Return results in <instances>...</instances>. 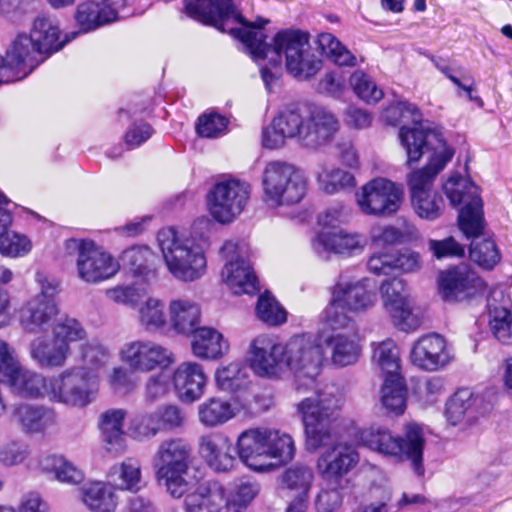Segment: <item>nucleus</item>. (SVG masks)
<instances>
[{
	"label": "nucleus",
	"mask_w": 512,
	"mask_h": 512,
	"mask_svg": "<svg viewBox=\"0 0 512 512\" xmlns=\"http://www.w3.org/2000/svg\"><path fill=\"white\" fill-rule=\"evenodd\" d=\"M186 10L192 18L239 39L256 62L269 54L276 55L284 61L287 73L299 81L310 80L322 68V60L312 47L307 31L282 29L268 44L263 27L269 20L258 17L254 22L246 21L233 0H191L187 1Z\"/></svg>",
	"instance_id": "obj_1"
},
{
	"label": "nucleus",
	"mask_w": 512,
	"mask_h": 512,
	"mask_svg": "<svg viewBox=\"0 0 512 512\" xmlns=\"http://www.w3.org/2000/svg\"><path fill=\"white\" fill-rule=\"evenodd\" d=\"M186 10L192 18L239 39L256 62L269 54L276 55L284 61L287 73L299 81L310 80L322 68V60L312 47L307 31L282 29L268 44L263 27L269 20L258 17L254 22L246 21L233 0H191L187 1Z\"/></svg>",
	"instance_id": "obj_2"
},
{
	"label": "nucleus",
	"mask_w": 512,
	"mask_h": 512,
	"mask_svg": "<svg viewBox=\"0 0 512 512\" xmlns=\"http://www.w3.org/2000/svg\"><path fill=\"white\" fill-rule=\"evenodd\" d=\"M84 380V375L75 369L44 377L22 365L7 383L20 396L47 398L52 403L82 409L91 404L95 394L94 388Z\"/></svg>",
	"instance_id": "obj_3"
},
{
	"label": "nucleus",
	"mask_w": 512,
	"mask_h": 512,
	"mask_svg": "<svg viewBox=\"0 0 512 512\" xmlns=\"http://www.w3.org/2000/svg\"><path fill=\"white\" fill-rule=\"evenodd\" d=\"M401 144L406 150L409 165L421 159L424 149L431 152L426 166L411 172L407 177L411 198L433 192L434 180L451 161L454 150L447 145L439 132H428L425 135L420 130H402Z\"/></svg>",
	"instance_id": "obj_4"
},
{
	"label": "nucleus",
	"mask_w": 512,
	"mask_h": 512,
	"mask_svg": "<svg viewBox=\"0 0 512 512\" xmlns=\"http://www.w3.org/2000/svg\"><path fill=\"white\" fill-rule=\"evenodd\" d=\"M157 244L168 272L176 280L194 282L205 275L208 237H184L175 228L166 227L158 231Z\"/></svg>",
	"instance_id": "obj_5"
},
{
	"label": "nucleus",
	"mask_w": 512,
	"mask_h": 512,
	"mask_svg": "<svg viewBox=\"0 0 512 512\" xmlns=\"http://www.w3.org/2000/svg\"><path fill=\"white\" fill-rule=\"evenodd\" d=\"M360 445L395 462L410 461L414 472L422 476L423 450L425 438L423 429L416 423H409L404 428L403 436L395 434L388 427L372 424L358 432Z\"/></svg>",
	"instance_id": "obj_6"
},
{
	"label": "nucleus",
	"mask_w": 512,
	"mask_h": 512,
	"mask_svg": "<svg viewBox=\"0 0 512 512\" xmlns=\"http://www.w3.org/2000/svg\"><path fill=\"white\" fill-rule=\"evenodd\" d=\"M344 403L343 392L334 385H327L297 403L309 450L316 451L332 441V424L339 418Z\"/></svg>",
	"instance_id": "obj_7"
},
{
	"label": "nucleus",
	"mask_w": 512,
	"mask_h": 512,
	"mask_svg": "<svg viewBox=\"0 0 512 512\" xmlns=\"http://www.w3.org/2000/svg\"><path fill=\"white\" fill-rule=\"evenodd\" d=\"M190 464L191 446L184 439L175 437L162 440L151 459L157 483L176 499L193 488Z\"/></svg>",
	"instance_id": "obj_8"
},
{
	"label": "nucleus",
	"mask_w": 512,
	"mask_h": 512,
	"mask_svg": "<svg viewBox=\"0 0 512 512\" xmlns=\"http://www.w3.org/2000/svg\"><path fill=\"white\" fill-rule=\"evenodd\" d=\"M325 360L319 334H296L284 343V371L288 370L294 375L298 392H306L314 387Z\"/></svg>",
	"instance_id": "obj_9"
},
{
	"label": "nucleus",
	"mask_w": 512,
	"mask_h": 512,
	"mask_svg": "<svg viewBox=\"0 0 512 512\" xmlns=\"http://www.w3.org/2000/svg\"><path fill=\"white\" fill-rule=\"evenodd\" d=\"M263 200L272 208L299 203L307 192V178L295 165L274 160L262 172Z\"/></svg>",
	"instance_id": "obj_10"
},
{
	"label": "nucleus",
	"mask_w": 512,
	"mask_h": 512,
	"mask_svg": "<svg viewBox=\"0 0 512 512\" xmlns=\"http://www.w3.org/2000/svg\"><path fill=\"white\" fill-rule=\"evenodd\" d=\"M69 255H76L78 277L86 283L97 284L114 277L119 262L108 252L97 247L91 240L71 238L65 242Z\"/></svg>",
	"instance_id": "obj_11"
},
{
	"label": "nucleus",
	"mask_w": 512,
	"mask_h": 512,
	"mask_svg": "<svg viewBox=\"0 0 512 512\" xmlns=\"http://www.w3.org/2000/svg\"><path fill=\"white\" fill-rule=\"evenodd\" d=\"M325 329L319 333L321 344L329 350L330 360L337 367L355 364L362 347L358 327L352 318L321 319Z\"/></svg>",
	"instance_id": "obj_12"
},
{
	"label": "nucleus",
	"mask_w": 512,
	"mask_h": 512,
	"mask_svg": "<svg viewBox=\"0 0 512 512\" xmlns=\"http://www.w3.org/2000/svg\"><path fill=\"white\" fill-rule=\"evenodd\" d=\"M443 190L454 207L463 204L459 213V227L466 236H474L483 230V204L479 188L468 178L451 175Z\"/></svg>",
	"instance_id": "obj_13"
},
{
	"label": "nucleus",
	"mask_w": 512,
	"mask_h": 512,
	"mask_svg": "<svg viewBox=\"0 0 512 512\" xmlns=\"http://www.w3.org/2000/svg\"><path fill=\"white\" fill-rule=\"evenodd\" d=\"M376 301V294L367 288L366 280H354L340 276L331 289V298L321 319L351 318L347 312H366L376 304Z\"/></svg>",
	"instance_id": "obj_14"
},
{
	"label": "nucleus",
	"mask_w": 512,
	"mask_h": 512,
	"mask_svg": "<svg viewBox=\"0 0 512 512\" xmlns=\"http://www.w3.org/2000/svg\"><path fill=\"white\" fill-rule=\"evenodd\" d=\"M250 194L247 182L235 178L222 179L207 194L208 211L219 223H231L244 211Z\"/></svg>",
	"instance_id": "obj_15"
},
{
	"label": "nucleus",
	"mask_w": 512,
	"mask_h": 512,
	"mask_svg": "<svg viewBox=\"0 0 512 512\" xmlns=\"http://www.w3.org/2000/svg\"><path fill=\"white\" fill-rule=\"evenodd\" d=\"M359 210L367 216H391L400 209L403 189L386 178L378 177L365 183L355 194Z\"/></svg>",
	"instance_id": "obj_16"
},
{
	"label": "nucleus",
	"mask_w": 512,
	"mask_h": 512,
	"mask_svg": "<svg viewBox=\"0 0 512 512\" xmlns=\"http://www.w3.org/2000/svg\"><path fill=\"white\" fill-rule=\"evenodd\" d=\"M220 252L225 260L221 277L232 293L242 295L257 292L259 289L257 278L251 264L246 259V245L228 240L223 244Z\"/></svg>",
	"instance_id": "obj_17"
},
{
	"label": "nucleus",
	"mask_w": 512,
	"mask_h": 512,
	"mask_svg": "<svg viewBox=\"0 0 512 512\" xmlns=\"http://www.w3.org/2000/svg\"><path fill=\"white\" fill-rule=\"evenodd\" d=\"M120 361L138 373L165 370L175 363L174 353L166 346L148 339L124 343L118 353Z\"/></svg>",
	"instance_id": "obj_18"
},
{
	"label": "nucleus",
	"mask_w": 512,
	"mask_h": 512,
	"mask_svg": "<svg viewBox=\"0 0 512 512\" xmlns=\"http://www.w3.org/2000/svg\"><path fill=\"white\" fill-rule=\"evenodd\" d=\"M186 416L175 404H166L149 412L135 415L128 427L130 437L139 442L150 441L161 431H175L184 427Z\"/></svg>",
	"instance_id": "obj_19"
},
{
	"label": "nucleus",
	"mask_w": 512,
	"mask_h": 512,
	"mask_svg": "<svg viewBox=\"0 0 512 512\" xmlns=\"http://www.w3.org/2000/svg\"><path fill=\"white\" fill-rule=\"evenodd\" d=\"M496 402L497 394L493 390L474 394L468 388L459 389L447 401L445 417L452 426L471 425L480 416L490 412Z\"/></svg>",
	"instance_id": "obj_20"
},
{
	"label": "nucleus",
	"mask_w": 512,
	"mask_h": 512,
	"mask_svg": "<svg viewBox=\"0 0 512 512\" xmlns=\"http://www.w3.org/2000/svg\"><path fill=\"white\" fill-rule=\"evenodd\" d=\"M277 439V433L270 428H250L241 432L236 441L239 459L250 469L258 472H268L275 468L270 462L271 441Z\"/></svg>",
	"instance_id": "obj_21"
},
{
	"label": "nucleus",
	"mask_w": 512,
	"mask_h": 512,
	"mask_svg": "<svg viewBox=\"0 0 512 512\" xmlns=\"http://www.w3.org/2000/svg\"><path fill=\"white\" fill-rule=\"evenodd\" d=\"M379 293L383 308L395 327L402 331H410L419 326V319L412 311L409 292L403 279L384 280L380 284Z\"/></svg>",
	"instance_id": "obj_22"
},
{
	"label": "nucleus",
	"mask_w": 512,
	"mask_h": 512,
	"mask_svg": "<svg viewBox=\"0 0 512 512\" xmlns=\"http://www.w3.org/2000/svg\"><path fill=\"white\" fill-rule=\"evenodd\" d=\"M247 359L261 377L278 378L284 372V343L270 334H260L250 342Z\"/></svg>",
	"instance_id": "obj_23"
},
{
	"label": "nucleus",
	"mask_w": 512,
	"mask_h": 512,
	"mask_svg": "<svg viewBox=\"0 0 512 512\" xmlns=\"http://www.w3.org/2000/svg\"><path fill=\"white\" fill-rule=\"evenodd\" d=\"M306 129V115L299 109L285 108L263 128L262 146L270 150L278 149L283 147L289 138H297L304 145Z\"/></svg>",
	"instance_id": "obj_24"
},
{
	"label": "nucleus",
	"mask_w": 512,
	"mask_h": 512,
	"mask_svg": "<svg viewBox=\"0 0 512 512\" xmlns=\"http://www.w3.org/2000/svg\"><path fill=\"white\" fill-rule=\"evenodd\" d=\"M439 293L447 302H457L474 297L485 288L484 281L468 265H458L441 272Z\"/></svg>",
	"instance_id": "obj_25"
},
{
	"label": "nucleus",
	"mask_w": 512,
	"mask_h": 512,
	"mask_svg": "<svg viewBox=\"0 0 512 512\" xmlns=\"http://www.w3.org/2000/svg\"><path fill=\"white\" fill-rule=\"evenodd\" d=\"M171 385L181 402L192 404L199 401L206 393L208 376L202 364L183 361L173 369Z\"/></svg>",
	"instance_id": "obj_26"
},
{
	"label": "nucleus",
	"mask_w": 512,
	"mask_h": 512,
	"mask_svg": "<svg viewBox=\"0 0 512 512\" xmlns=\"http://www.w3.org/2000/svg\"><path fill=\"white\" fill-rule=\"evenodd\" d=\"M453 359L450 348L443 336L431 333L414 342L410 360L416 367L426 371H436Z\"/></svg>",
	"instance_id": "obj_27"
},
{
	"label": "nucleus",
	"mask_w": 512,
	"mask_h": 512,
	"mask_svg": "<svg viewBox=\"0 0 512 512\" xmlns=\"http://www.w3.org/2000/svg\"><path fill=\"white\" fill-rule=\"evenodd\" d=\"M6 69L13 81L27 77L44 61L27 34H18L8 46L3 57Z\"/></svg>",
	"instance_id": "obj_28"
},
{
	"label": "nucleus",
	"mask_w": 512,
	"mask_h": 512,
	"mask_svg": "<svg viewBox=\"0 0 512 512\" xmlns=\"http://www.w3.org/2000/svg\"><path fill=\"white\" fill-rule=\"evenodd\" d=\"M358 462L359 453L353 445L337 443L320 455L317 468L325 481L338 483Z\"/></svg>",
	"instance_id": "obj_29"
},
{
	"label": "nucleus",
	"mask_w": 512,
	"mask_h": 512,
	"mask_svg": "<svg viewBox=\"0 0 512 512\" xmlns=\"http://www.w3.org/2000/svg\"><path fill=\"white\" fill-rule=\"evenodd\" d=\"M487 308L489 327L495 338L504 344H512V301L505 286L491 289Z\"/></svg>",
	"instance_id": "obj_30"
},
{
	"label": "nucleus",
	"mask_w": 512,
	"mask_h": 512,
	"mask_svg": "<svg viewBox=\"0 0 512 512\" xmlns=\"http://www.w3.org/2000/svg\"><path fill=\"white\" fill-rule=\"evenodd\" d=\"M199 453L206 464L216 472H228L237 462L231 439L221 432L201 436Z\"/></svg>",
	"instance_id": "obj_31"
},
{
	"label": "nucleus",
	"mask_w": 512,
	"mask_h": 512,
	"mask_svg": "<svg viewBox=\"0 0 512 512\" xmlns=\"http://www.w3.org/2000/svg\"><path fill=\"white\" fill-rule=\"evenodd\" d=\"M366 244L365 236L343 228L320 231L312 243L313 249L318 254L334 253L345 257L361 254Z\"/></svg>",
	"instance_id": "obj_32"
},
{
	"label": "nucleus",
	"mask_w": 512,
	"mask_h": 512,
	"mask_svg": "<svg viewBox=\"0 0 512 512\" xmlns=\"http://www.w3.org/2000/svg\"><path fill=\"white\" fill-rule=\"evenodd\" d=\"M111 359V351L106 344L98 339H91L78 346L76 360L80 364L78 367L69 369L78 370L84 375L87 382L95 390L91 403L98 394L97 372L104 368Z\"/></svg>",
	"instance_id": "obj_33"
},
{
	"label": "nucleus",
	"mask_w": 512,
	"mask_h": 512,
	"mask_svg": "<svg viewBox=\"0 0 512 512\" xmlns=\"http://www.w3.org/2000/svg\"><path fill=\"white\" fill-rule=\"evenodd\" d=\"M78 35V32L65 34L63 37L57 21L46 15H39L32 23L28 37L35 46L36 51L44 59L61 50L64 45Z\"/></svg>",
	"instance_id": "obj_34"
},
{
	"label": "nucleus",
	"mask_w": 512,
	"mask_h": 512,
	"mask_svg": "<svg viewBox=\"0 0 512 512\" xmlns=\"http://www.w3.org/2000/svg\"><path fill=\"white\" fill-rule=\"evenodd\" d=\"M58 313L57 302L42 301L31 297L19 309V324L25 333L36 335L47 331Z\"/></svg>",
	"instance_id": "obj_35"
},
{
	"label": "nucleus",
	"mask_w": 512,
	"mask_h": 512,
	"mask_svg": "<svg viewBox=\"0 0 512 512\" xmlns=\"http://www.w3.org/2000/svg\"><path fill=\"white\" fill-rule=\"evenodd\" d=\"M123 0H89L78 5L75 19L81 31L89 32L117 19V6Z\"/></svg>",
	"instance_id": "obj_36"
},
{
	"label": "nucleus",
	"mask_w": 512,
	"mask_h": 512,
	"mask_svg": "<svg viewBox=\"0 0 512 512\" xmlns=\"http://www.w3.org/2000/svg\"><path fill=\"white\" fill-rule=\"evenodd\" d=\"M186 494V512H228L225 489L217 482L200 484Z\"/></svg>",
	"instance_id": "obj_37"
},
{
	"label": "nucleus",
	"mask_w": 512,
	"mask_h": 512,
	"mask_svg": "<svg viewBox=\"0 0 512 512\" xmlns=\"http://www.w3.org/2000/svg\"><path fill=\"white\" fill-rule=\"evenodd\" d=\"M191 340L192 354L201 360L215 361L228 354V340L212 327H200L194 330Z\"/></svg>",
	"instance_id": "obj_38"
},
{
	"label": "nucleus",
	"mask_w": 512,
	"mask_h": 512,
	"mask_svg": "<svg viewBox=\"0 0 512 512\" xmlns=\"http://www.w3.org/2000/svg\"><path fill=\"white\" fill-rule=\"evenodd\" d=\"M72 350L55 340L53 336L47 338L39 336L29 344V355L31 359L43 369H57L66 365L71 356Z\"/></svg>",
	"instance_id": "obj_39"
},
{
	"label": "nucleus",
	"mask_w": 512,
	"mask_h": 512,
	"mask_svg": "<svg viewBox=\"0 0 512 512\" xmlns=\"http://www.w3.org/2000/svg\"><path fill=\"white\" fill-rule=\"evenodd\" d=\"M12 419L24 433L38 434L55 424L56 415L46 406L22 403L15 406Z\"/></svg>",
	"instance_id": "obj_40"
},
{
	"label": "nucleus",
	"mask_w": 512,
	"mask_h": 512,
	"mask_svg": "<svg viewBox=\"0 0 512 512\" xmlns=\"http://www.w3.org/2000/svg\"><path fill=\"white\" fill-rule=\"evenodd\" d=\"M127 412L121 408L104 411L100 415L99 430L106 451L120 454L126 450V438L123 423Z\"/></svg>",
	"instance_id": "obj_41"
},
{
	"label": "nucleus",
	"mask_w": 512,
	"mask_h": 512,
	"mask_svg": "<svg viewBox=\"0 0 512 512\" xmlns=\"http://www.w3.org/2000/svg\"><path fill=\"white\" fill-rule=\"evenodd\" d=\"M201 309L190 298L178 297L170 300L168 305V323L178 334L188 335L197 329Z\"/></svg>",
	"instance_id": "obj_42"
},
{
	"label": "nucleus",
	"mask_w": 512,
	"mask_h": 512,
	"mask_svg": "<svg viewBox=\"0 0 512 512\" xmlns=\"http://www.w3.org/2000/svg\"><path fill=\"white\" fill-rule=\"evenodd\" d=\"M123 268L133 277L149 281L157 276V256L146 245H135L122 252Z\"/></svg>",
	"instance_id": "obj_43"
},
{
	"label": "nucleus",
	"mask_w": 512,
	"mask_h": 512,
	"mask_svg": "<svg viewBox=\"0 0 512 512\" xmlns=\"http://www.w3.org/2000/svg\"><path fill=\"white\" fill-rule=\"evenodd\" d=\"M306 135L304 146L317 148L329 141L339 129L335 116L322 108H317L306 115Z\"/></svg>",
	"instance_id": "obj_44"
},
{
	"label": "nucleus",
	"mask_w": 512,
	"mask_h": 512,
	"mask_svg": "<svg viewBox=\"0 0 512 512\" xmlns=\"http://www.w3.org/2000/svg\"><path fill=\"white\" fill-rule=\"evenodd\" d=\"M240 412L238 406L219 396H212L197 406V418L205 428L220 427Z\"/></svg>",
	"instance_id": "obj_45"
},
{
	"label": "nucleus",
	"mask_w": 512,
	"mask_h": 512,
	"mask_svg": "<svg viewBox=\"0 0 512 512\" xmlns=\"http://www.w3.org/2000/svg\"><path fill=\"white\" fill-rule=\"evenodd\" d=\"M408 390L401 375L384 377L379 403L387 416H401L407 408Z\"/></svg>",
	"instance_id": "obj_46"
},
{
	"label": "nucleus",
	"mask_w": 512,
	"mask_h": 512,
	"mask_svg": "<svg viewBox=\"0 0 512 512\" xmlns=\"http://www.w3.org/2000/svg\"><path fill=\"white\" fill-rule=\"evenodd\" d=\"M80 499L90 512H113L117 496L105 481H88L80 487Z\"/></svg>",
	"instance_id": "obj_47"
},
{
	"label": "nucleus",
	"mask_w": 512,
	"mask_h": 512,
	"mask_svg": "<svg viewBox=\"0 0 512 512\" xmlns=\"http://www.w3.org/2000/svg\"><path fill=\"white\" fill-rule=\"evenodd\" d=\"M314 175L319 189L329 195L352 188L356 184L353 174L326 162L316 166Z\"/></svg>",
	"instance_id": "obj_48"
},
{
	"label": "nucleus",
	"mask_w": 512,
	"mask_h": 512,
	"mask_svg": "<svg viewBox=\"0 0 512 512\" xmlns=\"http://www.w3.org/2000/svg\"><path fill=\"white\" fill-rule=\"evenodd\" d=\"M110 475L114 481L115 489L120 491L137 493L144 486L141 464L135 458H126L115 464L110 470Z\"/></svg>",
	"instance_id": "obj_49"
},
{
	"label": "nucleus",
	"mask_w": 512,
	"mask_h": 512,
	"mask_svg": "<svg viewBox=\"0 0 512 512\" xmlns=\"http://www.w3.org/2000/svg\"><path fill=\"white\" fill-rule=\"evenodd\" d=\"M39 467L42 472L52 474L61 483L75 485L84 479L82 470L62 455L51 454L42 457Z\"/></svg>",
	"instance_id": "obj_50"
},
{
	"label": "nucleus",
	"mask_w": 512,
	"mask_h": 512,
	"mask_svg": "<svg viewBox=\"0 0 512 512\" xmlns=\"http://www.w3.org/2000/svg\"><path fill=\"white\" fill-rule=\"evenodd\" d=\"M214 381L218 390L227 393L244 390L249 384L246 368L237 361L219 365L214 372Z\"/></svg>",
	"instance_id": "obj_51"
},
{
	"label": "nucleus",
	"mask_w": 512,
	"mask_h": 512,
	"mask_svg": "<svg viewBox=\"0 0 512 512\" xmlns=\"http://www.w3.org/2000/svg\"><path fill=\"white\" fill-rule=\"evenodd\" d=\"M137 318L144 330L151 333L164 329L168 324L164 302L153 296L138 305Z\"/></svg>",
	"instance_id": "obj_52"
},
{
	"label": "nucleus",
	"mask_w": 512,
	"mask_h": 512,
	"mask_svg": "<svg viewBox=\"0 0 512 512\" xmlns=\"http://www.w3.org/2000/svg\"><path fill=\"white\" fill-rule=\"evenodd\" d=\"M372 361L383 377L400 375V355L396 343L391 339L372 344Z\"/></svg>",
	"instance_id": "obj_53"
},
{
	"label": "nucleus",
	"mask_w": 512,
	"mask_h": 512,
	"mask_svg": "<svg viewBox=\"0 0 512 512\" xmlns=\"http://www.w3.org/2000/svg\"><path fill=\"white\" fill-rule=\"evenodd\" d=\"M317 44L322 53L336 65L356 66V56L333 34L328 32L320 33L317 37Z\"/></svg>",
	"instance_id": "obj_54"
},
{
	"label": "nucleus",
	"mask_w": 512,
	"mask_h": 512,
	"mask_svg": "<svg viewBox=\"0 0 512 512\" xmlns=\"http://www.w3.org/2000/svg\"><path fill=\"white\" fill-rule=\"evenodd\" d=\"M482 230L474 236H466L474 238L470 245V258L480 267L490 270L500 261V252L495 242L490 238H479Z\"/></svg>",
	"instance_id": "obj_55"
},
{
	"label": "nucleus",
	"mask_w": 512,
	"mask_h": 512,
	"mask_svg": "<svg viewBox=\"0 0 512 512\" xmlns=\"http://www.w3.org/2000/svg\"><path fill=\"white\" fill-rule=\"evenodd\" d=\"M52 336L55 340L71 350V344L86 339L87 331L82 323L74 317L63 316L54 323Z\"/></svg>",
	"instance_id": "obj_56"
},
{
	"label": "nucleus",
	"mask_w": 512,
	"mask_h": 512,
	"mask_svg": "<svg viewBox=\"0 0 512 512\" xmlns=\"http://www.w3.org/2000/svg\"><path fill=\"white\" fill-rule=\"evenodd\" d=\"M260 486L256 481L240 479L235 482L226 496L227 508L242 512L258 495Z\"/></svg>",
	"instance_id": "obj_57"
},
{
	"label": "nucleus",
	"mask_w": 512,
	"mask_h": 512,
	"mask_svg": "<svg viewBox=\"0 0 512 512\" xmlns=\"http://www.w3.org/2000/svg\"><path fill=\"white\" fill-rule=\"evenodd\" d=\"M256 315L269 326H279L287 320V312L269 292L259 296L256 305Z\"/></svg>",
	"instance_id": "obj_58"
},
{
	"label": "nucleus",
	"mask_w": 512,
	"mask_h": 512,
	"mask_svg": "<svg viewBox=\"0 0 512 512\" xmlns=\"http://www.w3.org/2000/svg\"><path fill=\"white\" fill-rule=\"evenodd\" d=\"M313 480V471L306 466L291 467L281 475V485L290 494L310 493Z\"/></svg>",
	"instance_id": "obj_59"
},
{
	"label": "nucleus",
	"mask_w": 512,
	"mask_h": 512,
	"mask_svg": "<svg viewBox=\"0 0 512 512\" xmlns=\"http://www.w3.org/2000/svg\"><path fill=\"white\" fill-rule=\"evenodd\" d=\"M32 250L31 240L22 233L6 228L0 234V254L5 257H24Z\"/></svg>",
	"instance_id": "obj_60"
},
{
	"label": "nucleus",
	"mask_w": 512,
	"mask_h": 512,
	"mask_svg": "<svg viewBox=\"0 0 512 512\" xmlns=\"http://www.w3.org/2000/svg\"><path fill=\"white\" fill-rule=\"evenodd\" d=\"M349 83L357 97L368 104H375L384 96L376 82L361 70L352 73Z\"/></svg>",
	"instance_id": "obj_61"
},
{
	"label": "nucleus",
	"mask_w": 512,
	"mask_h": 512,
	"mask_svg": "<svg viewBox=\"0 0 512 512\" xmlns=\"http://www.w3.org/2000/svg\"><path fill=\"white\" fill-rule=\"evenodd\" d=\"M108 300L127 307H137L147 296V289L135 284L117 285L105 291Z\"/></svg>",
	"instance_id": "obj_62"
},
{
	"label": "nucleus",
	"mask_w": 512,
	"mask_h": 512,
	"mask_svg": "<svg viewBox=\"0 0 512 512\" xmlns=\"http://www.w3.org/2000/svg\"><path fill=\"white\" fill-rule=\"evenodd\" d=\"M415 213L422 219L433 221L439 218L444 207L443 199L435 191L411 198Z\"/></svg>",
	"instance_id": "obj_63"
},
{
	"label": "nucleus",
	"mask_w": 512,
	"mask_h": 512,
	"mask_svg": "<svg viewBox=\"0 0 512 512\" xmlns=\"http://www.w3.org/2000/svg\"><path fill=\"white\" fill-rule=\"evenodd\" d=\"M343 502V495L339 482L322 486L313 502L315 512H337Z\"/></svg>",
	"instance_id": "obj_64"
}]
</instances>
